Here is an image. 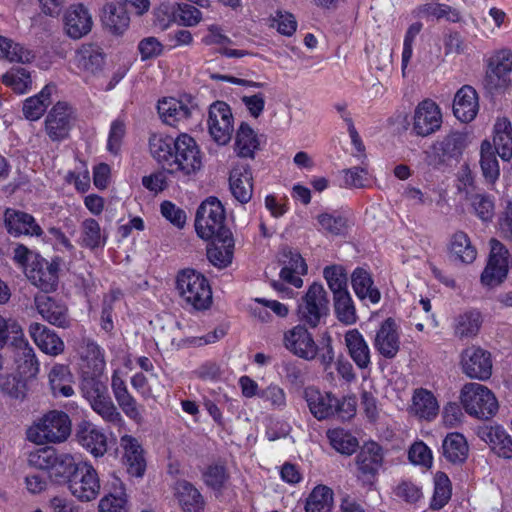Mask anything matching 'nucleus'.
<instances>
[{
  "mask_svg": "<svg viewBox=\"0 0 512 512\" xmlns=\"http://www.w3.org/2000/svg\"><path fill=\"white\" fill-rule=\"evenodd\" d=\"M176 292L183 306L197 311L212 304V290L207 278L195 269H182L176 275Z\"/></svg>",
  "mask_w": 512,
  "mask_h": 512,
  "instance_id": "1",
  "label": "nucleus"
},
{
  "mask_svg": "<svg viewBox=\"0 0 512 512\" xmlns=\"http://www.w3.org/2000/svg\"><path fill=\"white\" fill-rule=\"evenodd\" d=\"M81 393L91 409L107 425L124 426L125 420L109 394L106 381L91 379L81 382Z\"/></svg>",
  "mask_w": 512,
  "mask_h": 512,
  "instance_id": "2",
  "label": "nucleus"
},
{
  "mask_svg": "<svg viewBox=\"0 0 512 512\" xmlns=\"http://www.w3.org/2000/svg\"><path fill=\"white\" fill-rule=\"evenodd\" d=\"M71 434V420L62 411H50L27 430L29 441L42 445L45 443H62Z\"/></svg>",
  "mask_w": 512,
  "mask_h": 512,
  "instance_id": "3",
  "label": "nucleus"
},
{
  "mask_svg": "<svg viewBox=\"0 0 512 512\" xmlns=\"http://www.w3.org/2000/svg\"><path fill=\"white\" fill-rule=\"evenodd\" d=\"M30 466L48 470L56 482H68L76 473L78 465L69 453H57L51 447H44L31 452L28 456Z\"/></svg>",
  "mask_w": 512,
  "mask_h": 512,
  "instance_id": "4",
  "label": "nucleus"
},
{
  "mask_svg": "<svg viewBox=\"0 0 512 512\" xmlns=\"http://www.w3.org/2000/svg\"><path fill=\"white\" fill-rule=\"evenodd\" d=\"M225 210L216 197H209L198 207L195 217V230L202 239L214 237L227 238L229 231L225 229Z\"/></svg>",
  "mask_w": 512,
  "mask_h": 512,
  "instance_id": "5",
  "label": "nucleus"
},
{
  "mask_svg": "<svg viewBox=\"0 0 512 512\" xmlns=\"http://www.w3.org/2000/svg\"><path fill=\"white\" fill-rule=\"evenodd\" d=\"M460 401L465 411L479 419H489L498 411L494 393L480 383H467L460 392Z\"/></svg>",
  "mask_w": 512,
  "mask_h": 512,
  "instance_id": "6",
  "label": "nucleus"
},
{
  "mask_svg": "<svg viewBox=\"0 0 512 512\" xmlns=\"http://www.w3.org/2000/svg\"><path fill=\"white\" fill-rule=\"evenodd\" d=\"M201 167L202 156L196 141L186 133L180 134L175 139V150L168 173L190 177L200 171Z\"/></svg>",
  "mask_w": 512,
  "mask_h": 512,
  "instance_id": "7",
  "label": "nucleus"
},
{
  "mask_svg": "<svg viewBox=\"0 0 512 512\" xmlns=\"http://www.w3.org/2000/svg\"><path fill=\"white\" fill-rule=\"evenodd\" d=\"M467 146L466 135L453 131L443 139L436 141L429 150L425 151V160L429 166L440 168L452 160H458Z\"/></svg>",
  "mask_w": 512,
  "mask_h": 512,
  "instance_id": "8",
  "label": "nucleus"
},
{
  "mask_svg": "<svg viewBox=\"0 0 512 512\" xmlns=\"http://www.w3.org/2000/svg\"><path fill=\"white\" fill-rule=\"evenodd\" d=\"M329 313V300L322 284L313 283L298 306L299 318L312 328Z\"/></svg>",
  "mask_w": 512,
  "mask_h": 512,
  "instance_id": "9",
  "label": "nucleus"
},
{
  "mask_svg": "<svg viewBox=\"0 0 512 512\" xmlns=\"http://www.w3.org/2000/svg\"><path fill=\"white\" fill-rule=\"evenodd\" d=\"M512 72V53L501 50L495 53L488 61L487 70L482 81L484 89L494 94L506 89L510 84Z\"/></svg>",
  "mask_w": 512,
  "mask_h": 512,
  "instance_id": "10",
  "label": "nucleus"
},
{
  "mask_svg": "<svg viewBox=\"0 0 512 512\" xmlns=\"http://www.w3.org/2000/svg\"><path fill=\"white\" fill-rule=\"evenodd\" d=\"M70 493L80 502L95 500L100 492V480L96 469L87 462L67 482Z\"/></svg>",
  "mask_w": 512,
  "mask_h": 512,
  "instance_id": "11",
  "label": "nucleus"
},
{
  "mask_svg": "<svg viewBox=\"0 0 512 512\" xmlns=\"http://www.w3.org/2000/svg\"><path fill=\"white\" fill-rule=\"evenodd\" d=\"M282 344L294 356L312 361L319 353V347L312 333L301 324H298L283 333Z\"/></svg>",
  "mask_w": 512,
  "mask_h": 512,
  "instance_id": "12",
  "label": "nucleus"
},
{
  "mask_svg": "<svg viewBox=\"0 0 512 512\" xmlns=\"http://www.w3.org/2000/svg\"><path fill=\"white\" fill-rule=\"evenodd\" d=\"M74 121V109L66 102H57L45 118L44 129L51 141L60 142L68 138Z\"/></svg>",
  "mask_w": 512,
  "mask_h": 512,
  "instance_id": "13",
  "label": "nucleus"
},
{
  "mask_svg": "<svg viewBox=\"0 0 512 512\" xmlns=\"http://www.w3.org/2000/svg\"><path fill=\"white\" fill-rule=\"evenodd\" d=\"M78 353L81 359L82 381L103 380L102 375L106 367L103 349L91 339H83Z\"/></svg>",
  "mask_w": 512,
  "mask_h": 512,
  "instance_id": "14",
  "label": "nucleus"
},
{
  "mask_svg": "<svg viewBox=\"0 0 512 512\" xmlns=\"http://www.w3.org/2000/svg\"><path fill=\"white\" fill-rule=\"evenodd\" d=\"M209 133L220 145L227 144L233 132V116L230 107L222 101L214 102L209 109Z\"/></svg>",
  "mask_w": 512,
  "mask_h": 512,
  "instance_id": "15",
  "label": "nucleus"
},
{
  "mask_svg": "<svg viewBox=\"0 0 512 512\" xmlns=\"http://www.w3.org/2000/svg\"><path fill=\"white\" fill-rule=\"evenodd\" d=\"M383 464V451L376 442H367L356 456L357 477L372 484Z\"/></svg>",
  "mask_w": 512,
  "mask_h": 512,
  "instance_id": "16",
  "label": "nucleus"
},
{
  "mask_svg": "<svg viewBox=\"0 0 512 512\" xmlns=\"http://www.w3.org/2000/svg\"><path fill=\"white\" fill-rule=\"evenodd\" d=\"M461 366L469 378L487 380L492 374L491 355L480 347L466 348L461 354Z\"/></svg>",
  "mask_w": 512,
  "mask_h": 512,
  "instance_id": "17",
  "label": "nucleus"
},
{
  "mask_svg": "<svg viewBox=\"0 0 512 512\" xmlns=\"http://www.w3.org/2000/svg\"><path fill=\"white\" fill-rule=\"evenodd\" d=\"M157 108L163 122L179 128L180 126L185 127L188 124L196 110V105L171 97L160 100Z\"/></svg>",
  "mask_w": 512,
  "mask_h": 512,
  "instance_id": "18",
  "label": "nucleus"
},
{
  "mask_svg": "<svg viewBox=\"0 0 512 512\" xmlns=\"http://www.w3.org/2000/svg\"><path fill=\"white\" fill-rule=\"evenodd\" d=\"M75 437L78 444L95 457H101L107 452L105 433L90 421L83 420L77 424Z\"/></svg>",
  "mask_w": 512,
  "mask_h": 512,
  "instance_id": "19",
  "label": "nucleus"
},
{
  "mask_svg": "<svg viewBox=\"0 0 512 512\" xmlns=\"http://www.w3.org/2000/svg\"><path fill=\"white\" fill-rule=\"evenodd\" d=\"M93 26L89 10L81 3L71 5L64 14V30L72 39L87 35Z\"/></svg>",
  "mask_w": 512,
  "mask_h": 512,
  "instance_id": "20",
  "label": "nucleus"
},
{
  "mask_svg": "<svg viewBox=\"0 0 512 512\" xmlns=\"http://www.w3.org/2000/svg\"><path fill=\"white\" fill-rule=\"evenodd\" d=\"M441 122V112L436 103L424 100L415 110L413 130L419 136H428L440 128Z\"/></svg>",
  "mask_w": 512,
  "mask_h": 512,
  "instance_id": "21",
  "label": "nucleus"
},
{
  "mask_svg": "<svg viewBox=\"0 0 512 512\" xmlns=\"http://www.w3.org/2000/svg\"><path fill=\"white\" fill-rule=\"evenodd\" d=\"M73 64L81 72L95 75L103 70L105 53L96 43H84L76 50Z\"/></svg>",
  "mask_w": 512,
  "mask_h": 512,
  "instance_id": "22",
  "label": "nucleus"
},
{
  "mask_svg": "<svg viewBox=\"0 0 512 512\" xmlns=\"http://www.w3.org/2000/svg\"><path fill=\"white\" fill-rule=\"evenodd\" d=\"M283 267L280 271V278L284 282L300 288L303 285L302 275L307 273V265L302 256L290 249L283 248L281 252V260Z\"/></svg>",
  "mask_w": 512,
  "mask_h": 512,
  "instance_id": "23",
  "label": "nucleus"
},
{
  "mask_svg": "<svg viewBox=\"0 0 512 512\" xmlns=\"http://www.w3.org/2000/svg\"><path fill=\"white\" fill-rule=\"evenodd\" d=\"M35 306L44 320L57 327L70 325L67 307L46 294L35 296Z\"/></svg>",
  "mask_w": 512,
  "mask_h": 512,
  "instance_id": "24",
  "label": "nucleus"
},
{
  "mask_svg": "<svg viewBox=\"0 0 512 512\" xmlns=\"http://www.w3.org/2000/svg\"><path fill=\"white\" fill-rule=\"evenodd\" d=\"M376 350L385 358H394L400 349L398 327L392 318H387L376 332Z\"/></svg>",
  "mask_w": 512,
  "mask_h": 512,
  "instance_id": "25",
  "label": "nucleus"
},
{
  "mask_svg": "<svg viewBox=\"0 0 512 512\" xmlns=\"http://www.w3.org/2000/svg\"><path fill=\"white\" fill-rule=\"evenodd\" d=\"M4 222L7 231L14 236H41L43 233L42 228L36 223L35 218L23 211L11 208L6 209Z\"/></svg>",
  "mask_w": 512,
  "mask_h": 512,
  "instance_id": "26",
  "label": "nucleus"
},
{
  "mask_svg": "<svg viewBox=\"0 0 512 512\" xmlns=\"http://www.w3.org/2000/svg\"><path fill=\"white\" fill-rule=\"evenodd\" d=\"M59 269V260L49 262L45 259H40L33 263L28 278L43 291L55 290L58 283Z\"/></svg>",
  "mask_w": 512,
  "mask_h": 512,
  "instance_id": "27",
  "label": "nucleus"
},
{
  "mask_svg": "<svg viewBox=\"0 0 512 512\" xmlns=\"http://www.w3.org/2000/svg\"><path fill=\"white\" fill-rule=\"evenodd\" d=\"M120 446L124 451L123 459L128 473L142 477L146 469V460L139 441L131 435H124L120 439Z\"/></svg>",
  "mask_w": 512,
  "mask_h": 512,
  "instance_id": "28",
  "label": "nucleus"
},
{
  "mask_svg": "<svg viewBox=\"0 0 512 512\" xmlns=\"http://www.w3.org/2000/svg\"><path fill=\"white\" fill-rule=\"evenodd\" d=\"M230 191L239 203H248L253 194V177L249 166H235L229 176Z\"/></svg>",
  "mask_w": 512,
  "mask_h": 512,
  "instance_id": "29",
  "label": "nucleus"
},
{
  "mask_svg": "<svg viewBox=\"0 0 512 512\" xmlns=\"http://www.w3.org/2000/svg\"><path fill=\"white\" fill-rule=\"evenodd\" d=\"M29 334L38 348L51 356L63 353L65 345L63 340L51 329L40 323H31Z\"/></svg>",
  "mask_w": 512,
  "mask_h": 512,
  "instance_id": "30",
  "label": "nucleus"
},
{
  "mask_svg": "<svg viewBox=\"0 0 512 512\" xmlns=\"http://www.w3.org/2000/svg\"><path fill=\"white\" fill-rule=\"evenodd\" d=\"M304 396L310 412L318 420L334 416L337 398L331 393H322L314 387H307Z\"/></svg>",
  "mask_w": 512,
  "mask_h": 512,
  "instance_id": "31",
  "label": "nucleus"
},
{
  "mask_svg": "<svg viewBox=\"0 0 512 512\" xmlns=\"http://www.w3.org/2000/svg\"><path fill=\"white\" fill-rule=\"evenodd\" d=\"M478 109L479 104L476 90L467 85L460 88L453 102L455 117L462 122H470L476 117Z\"/></svg>",
  "mask_w": 512,
  "mask_h": 512,
  "instance_id": "32",
  "label": "nucleus"
},
{
  "mask_svg": "<svg viewBox=\"0 0 512 512\" xmlns=\"http://www.w3.org/2000/svg\"><path fill=\"white\" fill-rule=\"evenodd\" d=\"M479 435L499 457L512 458V438L501 426L483 428Z\"/></svg>",
  "mask_w": 512,
  "mask_h": 512,
  "instance_id": "33",
  "label": "nucleus"
},
{
  "mask_svg": "<svg viewBox=\"0 0 512 512\" xmlns=\"http://www.w3.org/2000/svg\"><path fill=\"white\" fill-rule=\"evenodd\" d=\"M345 344L350 357L358 368L365 369L370 365L369 346L363 335L357 329H352L346 332Z\"/></svg>",
  "mask_w": 512,
  "mask_h": 512,
  "instance_id": "34",
  "label": "nucleus"
},
{
  "mask_svg": "<svg viewBox=\"0 0 512 512\" xmlns=\"http://www.w3.org/2000/svg\"><path fill=\"white\" fill-rule=\"evenodd\" d=\"M352 288L360 300L368 299L371 303L376 304L380 301L381 294L374 287L373 279L368 271L363 268H356L351 275Z\"/></svg>",
  "mask_w": 512,
  "mask_h": 512,
  "instance_id": "35",
  "label": "nucleus"
},
{
  "mask_svg": "<svg viewBox=\"0 0 512 512\" xmlns=\"http://www.w3.org/2000/svg\"><path fill=\"white\" fill-rule=\"evenodd\" d=\"M449 253L455 261L470 264L477 257V249L463 231H456L449 241Z\"/></svg>",
  "mask_w": 512,
  "mask_h": 512,
  "instance_id": "36",
  "label": "nucleus"
},
{
  "mask_svg": "<svg viewBox=\"0 0 512 512\" xmlns=\"http://www.w3.org/2000/svg\"><path fill=\"white\" fill-rule=\"evenodd\" d=\"M494 146L504 161L511 160L512 155V123L506 117L497 118L494 124Z\"/></svg>",
  "mask_w": 512,
  "mask_h": 512,
  "instance_id": "37",
  "label": "nucleus"
},
{
  "mask_svg": "<svg viewBox=\"0 0 512 512\" xmlns=\"http://www.w3.org/2000/svg\"><path fill=\"white\" fill-rule=\"evenodd\" d=\"M175 496L186 512H202L204 499L200 492L188 481L181 480L175 484Z\"/></svg>",
  "mask_w": 512,
  "mask_h": 512,
  "instance_id": "38",
  "label": "nucleus"
},
{
  "mask_svg": "<svg viewBox=\"0 0 512 512\" xmlns=\"http://www.w3.org/2000/svg\"><path fill=\"white\" fill-rule=\"evenodd\" d=\"M260 147L257 133L245 122L239 126L235 137V152L242 158H254Z\"/></svg>",
  "mask_w": 512,
  "mask_h": 512,
  "instance_id": "39",
  "label": "nucleus"
},
{
  "mask_svg": "<svg viewBox=\"0 0 512 512\" xmlns=\"http://www.w3.org/2000/svg\"><path fill=\"white\" fill-rule=\"evenodd\" d=\"M410 410L419 418L431 420L438 414L439 405L432 392L421 388L414 392Z\"/></svg>",
  "mask_w": 512,
  "mask_h": 512,
  "instance_id": "40",
  "label": "nucleus"
},
{
  "mask_svg": "<svg viewBox=\"0 0 512 512\" xmlns=\"http://www.w3.org/2000/svg\"><path fill=\"white\" fill-rule=\"evenodd\" d=\"M16 348V363L21 374L35 376L39 371V363L33 348L29 345L24 335L14 340Z\"/></svg>",
  "mask_w": 512,
  "mask_h": 512,
  "instance_id": "41",
  "label": "nucleus"
},
{
  "mask_svg": "<svg viewBox=\"0 0 512 512\" xmlns=\"http://www.w3.org/2000/svg\"><path fill=\"white\" fill-rule=\"evenodd\" d=\"M49 382L55 396L70 397L74 394L73 375L67 365L55 364L49 373Z\"/></svg>",
  "mask_w": 512,
  "mask_h": 512,
  "instance_id": "42",
  "label": "nucleus"
},
{
  "mask_svg": "<svg viewBox=\"0 0 512 512\" xmlns=\"http://www.w3.org/2000/svg\"><path fill=\"white\" fill-rule=\"evenodd\" d=\"M149 149L153 158L168 172L175 150V139L163 134H153L149 138Z\"/></svg>",
  "mask_w": 512,
  "mask_h": 512,
  "instance_id": "43",
  "label": "nucleus"
},
{
  "mask_svg": "<svg viewBox=\"0 0 512 512\" xmlns=\"http://www.w3.org/2000/svg\"><path fill=\"white\" fill-rule=\"evenodd\" d=\"M35 58L32 50L14 40L0 35V59L11 63H30Z\"/></svg>",
  "mask_w": 512,
  "mask_h": 512,
  "instance_id": "44",
  "label": "nucleus"
},
{
  "mask_svg": "<svg viewBox=\"0 0 512 512\" xmlns=\"http://www.w3.org/2000/svg\"><path fill=\"white\" fill-rule=\"evenodd\" d=\"M54 87L46 85L37 95L27 98L23 103V115L30 121L40 119L51 104Z\"/></svg>",
  "mask_w": 512,
  "mask_h": 512,
  "instance_id": "45",
  "label": "nucleus"
},
{
  "mask_svg": "<svg viewBox=\"0 0 512 512\" xmlns=\"http://www.w3.org/2000/svg\"><path fill=\"white\" fill-rule=\"evenodd\" d=\"M443 456L451 463H462L468 456L465 437L457 432L449 433L442 443Z\"/></svg>",
  "mask_w": 512,
  "mask_h": 512,
  "instance_id": "46",
  "label": "nucleus"
},
{
  "mask_svg": "<svg viewBox=\"0 0 512 512\" xmlns=\"http://www.w3.org/2000/svg\"><path fill=\"white\" fill-rule=\"evenodd\" d=\"M106 237L102 234L98 221L93 218H87L82 221L80 226L79 245L88 249L103 247Z\"/></svg>",
  "mask_w": 512,
  "mask_h": 512,
  "instance_id": "47",
  "label": "nucleus"
},
{
  "mask_svg": "<svg viewBox=\"0 0 512 512\" xmlns=\"http://www.w3.org/2000/svg\"><path fill=\"white\" fill-rule=\"evenodd\" d=\"M114 490L104 496L99 502L100 512H129L128 500L119 479L114 480Z\"/></svg>",
  "mask_w": 512,
  "mask_h": 512,
  "instance_id": "48",
  "label": "nucleus"
},
{
  "mask_svg": "<svg viewBox=\"0 0 512 512\" xmlns=\"http://www.w3.org/2000/svg\"><path fill=\"white\" fill-rule=\"evenodd\" d=\"M482 324L481 314L477 310H469L455 318L454 333L457 337L469 338L477 335Z\"/></svg>",
  "mask_w": 512,
  "mask_h": 512,
  "instance_id": "49",
  "label": "nucleus"
},
{
  "mask_svg": "<svg viewBox=\"0 0 512 512\" xmlns=\"http://www.w3.org/2000/svg\"><path fill=\"white\" fill-rule=\"evenodd\" d=\"M334 313L339 322L344 325H353L357 322L358 316L354 301L349 291L333 296Z\"/></svg>",
  "mask_w": 512,
  "mask_h": 512,
  "instance_id": "50",
  "label": "nucleus"
},
{
  "mask_svg": "<svg viewBox=\"0 0 512 512\" xmlns=\"http://www.w3.org/2000/svg\"><path fill=\"white\" fill-rule=\"evenodd\" d=\"M333 504V491L323 485L316 486L308 496L306 512H330Z\"/></svg>",
  "mask_w": 512,
  "mask_h": 512,
  "instance_id": "51",
  "label": "nucleus"
},
{
  "mask_svg": "<svg viewBox=\"0 0 512 512\" xmlns=\"http://www.w3.org/2000/svg\"><path fill=\"white\" fill-rule=\"evenodd\" d=\"M103 24L113 34H122L129 26L130 18L123 7L109 5L102 17Z\"/></svg>",
  "mask_w": 512,
  "mask_h": 512,
  "instance_id": "52",
  "label": "nucleus"
},
{
  "mask_svg": "<svg viewBox=\"0 0 512 512\" xmlns=\"http://www.w3.org/2000/svg\"><path fill=\"white\" fill-rule=\"evenodd\" d=\"M480 155V166L483 176L488 182L494 183L499 178L500 168L495 151L490 142H482Z\"/></svg>",
  "mask_w": 512,
  "mask_h": 512,
  "instance_id": "53",
  "label": "nucleus"
},
{
  "mask_svg": "<svg viewBox=\"0 0 512 512\" xmlns=\"http://www.w3.org/2000/svg\"><path fill=\"white\" fill-rule=\"evenodd\" d=\"M327 437L331 446L337 452L344 455L353 454L359 446L358 440L349 432L341 428L328 430Z\"/></svg>",
  "mask_w": 512,
  "mask_h": 512,
  "instance_id": "54",
  "label": "nucleus"
},
{
  "mask_svg": "<svg viewBox=\"0 0 512 512\" xmlns=\"http://www.w3.org/2000/svg\"><path fill=\"white\" fill-rule=\"evenodd\" d=\"M451 498V483L443 472H437L434 477V493L430 507L434 510L443 508Z\"/></svg>",
  "mask_w": 512,
  "mask_h": 512,
  "instance_id": "55",
  "label": "nucleus"
},
{
  "mask_svg": "<svg viewBox=\"0 0 512 512\" xmlns=\"http://www.w3.org/2000/svg\"><path fill=\"white\" fill-rule=\"evenodd\" d=\"M2 82L18 94H24L31 86L30 73L24 68H11L2 76Z\"/></svg>",
  "mask_w": 512,
  "mask_h": 512,
  "instance_id": "56",
  "label": "nucleus"
},
{
  "mask_svg": "<svg viewBox=\"0 0 512 512\" xmlns=\"http://www.w3.org/2000/svg\"><path fill=\"white\" fill-rule=\"evenodd\" d=\"M324 278L327 281V284L330 290L333 293V296L339 293L347 292V275L343 269V267L338 265H333L326 267L324 269Z\"/></svg>",
  "mask_w": 512,
  "mask_h": 512,
  "instance_id": "57",
  "label": "nucleus"
},
{
  "mask_svg": "<svg viewBox=\"0 0 512 512\" xmlns=\"http://www.w3.org/2000/svg\"><path fill=\"white\" fill-rule=\"evenodd\" d=\"M508 265H499L492 262L487 263L481 274V283L483 286L493 288L500 285L507 277Z\"/></svg>",
  "mask_w": 512,
  "mask_h": 512,
  "instance_id": "58",
  "label": "nucleus"
},
{
  "mask_svg": "<svg viewBox=\"0 0 512 512\" xmlns=\"http://www.w3.org/2000/svg\"><path fill=\"white\" fill-rule=\"evenodd\" d=\"M317 219L321 229L332 235L344 234L348 227V220L342 215L322 213Z\"/></svg>",
  "mask_w": 512,
  "mask_h": 512,
  "instance_id": "59",
  "label": "nucleus"
},
{
  "mask_svg": "<svg viewBox=\"0 0 512 512\" xmlns=\"http://www.w3.org/2000/svg\"><path fill=\"white\" fill-rule=\"evenodd\" d=\"M203 478L207 486L213 490L221 491L228 482L229 474L223 465L214 464L207 468L203 474Z\"/></svg>",
  "mask_w": 512,
  "mask_h": 512,
  "instance_id": "60",
  "label": "nucleus"
},
{
  "mask_svg": "<svg viewBox=\"0 0 512 512\" xmlns=\"http://www.w3.org/2000/svg\"><path fill=\"white\" fill-rule=\"evenodd\" d=\"M397 498L408 504H416L423 497L422 488L410 480H402L395 488Z\"/></svg>",
  "mask_w": 512,
  "mask_h": 512,
  "instance_id": "61",
  "label": "nucleus"
},
{
  "mask_svg": "<svg viewBox=\"0 0 512 512\" xmlns=\"http://www.w3.org/2000/svg\"><path fill=\"white\" fill-rule=\"evenodd\" d=\"M116 401L120 409L129 419L137 424H141L143 422V408L137 403L136 399L130 393L119 397Z\"/></svg>",
  "mask_w": 512,
  "mask_h": 512,
  "instance_id": "62",
  "label": "nucleus"
},
{
  "mask_svg": "<svg viewBox=\"0 0 512 512\" xmlns=\"http://www.w3.org/2000/svg\"><path fill=\"white\" fill-rule=\"evenodd\" d=\"M471 205L482 221H490L494 215V202L490 196L476 194L471 198Z\"/></svg>",
  "mask_w": 512,
  "mask_h": 512,
  "instance_id": "63",
  "label": "nucleus"
},
{
  "mask_svg": "<svg viewBox=\"0 0 512 512\" xmlns=\"http://www.w3.org/2000/svg\"><path fill=\"white\" fill-rule=\"evenodd\" d=\"M259 398L269 402L274 409L282 410L286 406V394L284 390L273 383L260 391Z\"/></svg>",
  "mask_w": 512,
  "mask_h": 512,
  "instance_id": "64",
  "label": "nucleus"
}]
</instances>
